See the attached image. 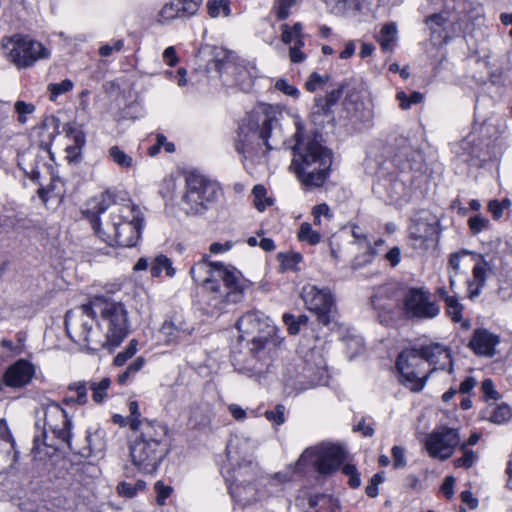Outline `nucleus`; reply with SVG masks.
Returning <instances> with one entry per match:
<instances>
[{"label":"nucleus","mask_w":512,"mask_h":512,"mask_svg":"<svg viewBox=\"0 0 512 512\" xmlns=\"http://www.w3.org/2000/svg\"><path fill=\"white\" fill-rule=\"evenodd\" d=\"M14 111L17 116V121L20 124H25L28 121V117L33 115L36 111V107L31 102H25L22 100H18L14 104Z\"/></svg>","instance_id":"72a5a7b5"},{"label":"nucleus","mask_w":512,"mask_h":512,"mask_svg":"<svg viewBox=\"0 0 512 512\" xmlns=\"http://www.w3.org/2000/svg\"><path fill=\"white\" fill-rule=\"evenodd\" d=\"M346 346L348 350H352L350 354V358H352L354 355L360 353L363 348V341L359 337H351L345 340Z\"/></svg>","instance_id":"13d9d810"},{"label":"nucleus","mask_w":512,"mask_h":512,"mask_svg":"<svg viewBox=\"0 0 512 512\" xmlns=\"http://www.w3.org/2000/svg\"><path fill=\"white\" fill-rule=\"evenodd\" d=\"M345 458V451L339 445L321 443L305 449L297 461V468L310 463L320 475H330L338 470Z\"/></svg>","instance_id":"f8f14e48"},{"label":"nucleus","mask_w":512,"mask_h":512,"mask_svg":"<svg viewBox=\"0 0 512 512\" xmlns=\"http://www.w3.org/2000/svg\"><path fill=\"white\" fill-rule=\"evenodd\" d=\"M44 425L42 428L41 435H36L33 440L32 453L34 458L42 459L41 446L56 447L57 443H48L47 433L51 432L56 440L60 443H66L69 445L71 438V426L72 422L67 417L66 412L56 403H49L44 408Z\"/></svg>","instance_id":"9d476101"},{"label":"nucleus","mask_w":512,"mask_h":512,"mask_svg":"<svg viewBox=\"0 0 512 512\" xmlns=\"http://www.w3.org/2000/svg\"><path fill=\"white\" fill-rule=\"evenodd\" d=\"M297 237L299 241L306 242L310 245H316L321 241V235L315 231L308 222H303L300 225Z\"/></svg>","instance_id":"473e14b6"},{"label":"nucleus","mask_w":512,"mask_h":512,"mask_svg":"<svg viewBox=\"0 0 512 512\" xmlns=\"http://www.w3.org/2000/svg\"><path fill=\"white\" fill-rule=\"evenodd\" d=\"M239 330V338L246 341L251 352H258L273 341L276 327L269 319L257 311H249L243 314L236 323Z\"/></svg>","instance_id":"9b49d317"},{"label":"nucleus","mask_w":512,"mask_h":512,"mask_svg":"<svg viewBox=\"0 0 512 512\" xmlns=\"http://www.w3.org/2000/svg\"><path fill=\"white\" fill-rule=\"evenodd\" d=\"M447 21V18L442 13H436L433 15H430L426 18V24L430 30L435 32L437 28L443 27L444 23Z\"/></svg>","instance_id":"864d4df0"},{"label":"nucleus","mask_w":512,"mask_h":512,"mask_svg":"<svg viewBox=\"0 0 512 512\" xmlns=\"http://www.w3.org/2000/svg\"><path fill=\"white\" fill-rule=\"evenodd\" d=\"M155 491L157 493L156 501L159 505H164L166 499L171 495L172 493V487L165 485L162 481H157L155 483Z\"/></svg>","instance_id":"09e8293b"},{"label":"nucleus","mask_w":512,"mask_h":512,"mask_svg":"<svg viewBox=\"0 0 512 512\" xmlns=\"http://www.w3.org/2000/svg\"><path fill=\"white\" fill-rule=\"evenodd\" d=\"M296 4V0H280L276 8L277 17L284 20L289 15V9Z\"/></svg>","instance_id":"5fc2aeb1"},{"label":"nucleus","mask_w":512,"mask_h":512,"mask_svg":"<svg viewBox=\"0 0 512 512\" xmlns=\"http://www.w3.org/2000/svg\"><path fill=\"white\" fill-rule=\"evenodd\" d=\"M364 248L365 251L355 257L353 262L354 268L363 267L371 263L377 253L376 250L370 245H366Z\"/></svg>","instance_id":"c03bdc74"},{"label":"nucleus","mask_w":512,"mask_h":512,"mask_svg":"<svg viewBox=\"0 0 512 512\" xmlns=\"http://www.w3.org/2000/svg\"><path fill=\"white\" fill-rule=\"evenodd\" d=\"M64 130L66 132L65 138L67 143L65 150L67 157L70 160H77L85 144V135L80 129L70 124L65 125Z\"/></svg>","instance_id":"5701e85b"},{"label":"nucleus","mask_w":512,"mask_h":512,"mask_svg":"<svg viewBox=\"0 0 512 512\" xmlns=\"http://www.w3.org/2000/svg\"><path fill=\"white\" fill-rule=\"evenodd\" d=\"M446 313L454 322H459L462 319L463 306L459 303L455 297L453 299H447Z\"/></svg>","instance_id":"79ce46f5"},{"label":"nucleus","mask_w":512,"mask_h":512,"mask_svg":"<svg viewBox=\"0 0 512 512\" xmlns=\"http://www.w3.org/2000/svg\"><path fill=\"white\" fill-rule=\"evenodd\" d=\"M512 416L511 409L506 404H501L495 407L489 419L496 424H503L507 422Z\"/></svg>","instance_id":"4c0bfd02"},{"label":"nucleus","mask_w":512,"mask_h":512,"mask_svg":"<svg viewBox=\"0 0 512 512\" xmlns=\"http://www.w3.org/2000/svg\"><path fill=\"white\" fill-rule=\"evenodd\" d=\"M86 440H87L90 451H97V450L101 449L100 432L96 431L93 434L88 432V434L86 436Z\"/></svg>","instance_id":"e2e57ef3"},{"label":"nucleus","mask_w":512,"mask_h":512,"mask_svg":"<svg viewBox=\"0 0 512 512\" xmlns=\"http://www.w3.org/2000/svg\"><path fill=\"white\" fill-rule=\"evenodd\" d=\"M420 352L424 358L425 363H429L433 368L429 370L431 373L437 369H445L447 366L449 367V373L452 372V359L449 350L439 344V343H431L429 345L422 346Z\"/></svg>","instance_id":"412c9836"},{"label":"nucleus","mask_w":512,"mask_h":512,"mask_svg":"<svg viewBox=\"0 0 512 512\" xmlns=\"http://www.w3.org/2000/svg\"><path fill=\"white\" fill-rule=\"evenodd\" d=\"M294 136L296 143L292 148L290 169L305 189L322 187L330 176L333 163L331 151L316 139H302L299 127Z\"/></svg>","instance_id":"20e7f679"},{"label":"nucleus","mask_w":512,"mask_h":512,"mask_svg":"<svg viewBox=\"0 0 512 512\" xmlns=\"http://www.w3.org/2000/svg\"><path fill=\"white\" fill-rule=\"evenodd\" d=\"M165 271L167 277L172 278L176 274L170 258L164 254L157 255L151 263L150 273L153 277H159Z\"/></svg>","instance_id":"a878e982"},{"label":"nucleus","mask_w":512,"mask_h":512,"mask_svg":"<svg viewBox=\"0 0 512 512\" xmlns=\"http://www.w3.org/2000/svg\"><path fill=\"white\" fill-rule=\"evenodd\" d=\"M455 478L447 476L441 486V492L449 499L454 495Z\"/></svg>","instance_id":"69168bd1"},{"label":"nucleus","mask_w":512,"mask_h":512,"mask_svg":"<svg viewBox=\"0 0 512 512\" xmlns=\"http://www.w3.org/2000/svg\"><path fill=\"white\" fill-rule=\"evenodd\" d=\"M108 156L117 166L122 169H131L135 165L133 157L127 154L117 145L111 146L108 149Z\"/></svg>","instance_id":"cd10ccee"},{"label":"nucleus","mask_w":512,"mask_h":512,"mask_svg":"<svg viewBox=\"0 0 512 512\" xmlns=\"http://www.w3.org/2000/svg\"><path fill=\"white\" fill-rule=\"evenodd\" d=\"M404 313L410 319L429 320L440 314V306L425 288H410L403 298Z\"/></svg>","instance_id":"4468645a"},{"label":"nucleus","mask_w":512,"mask_h":512,"mask_svg":"<svg viewBox=\"0 0 512 512\" xmlns=\"http://www.w3.org/2000/svg\"><path fill=\"white\" fill-rule=\"evenodd\" d=\"M190 275L195 283L219 293L224 302L231 304L241 302L252 285L238 269L220 262L212 263L207 255L191 267Z\"/></svg>","instance_id":"39448f33"},{"label":"nucleus","mask_w":512,"mask_h":512,"mask_svg":"<svg viewBox=\"0 0 512 512\" xmlns=\"http://www.w3.org/2000/svg\"><path fill=\"white\" fill-rule=\"evenodd\" d=\"M406 185L403 181L395 179L392 180L387 187L388 200L391 203H398L404 196Z\"/></svg>","instance_id":"e433bc0d"},{"label":"nucleus","mask_w":512,"mask_h":512,"mask_svg":"<svg viewBox=\"0 0 512 512\" xmlns=\"http://www.w3.org/2000/svg\"><path fill=\"white\" fill-rule=\"evenodd\" d=\"M213 54L214 68L222 75L228 74L234 77L236 84H240L248 73L246 67L242 65L234 51L223 47H214L211 50Z\"/></svg>","instance_id":"a211bd4d"},{"label":"nucleus","mask_w":512,"mask_h":512,"mask_svg":"<svg viewBox=\"0 0 512 512\" xmlns=\"http://www.w3.org/2000/svg\"><path fill=\"white\" fill-rule=\"evenodd\" d=\"M111 200L109 193H103L97 203V213L103 217L91 220L93 229L99 238L110 246L133 247L140 237L144 216L136 204H114L105 206Z\"/></svg>","instance_id":"f03ea898"},{"label":"nucleus","mask_w":512,"mask_h":512,"mask_svg":"<svg viewBox=\"0 0 512 512\" xmlns=\"http://www.w3.org/2000/svg\"><path fill=\"white\" fill-rule=\"evenodd\" d=\"M393 458V466L395 469L404 468L407 465L405 458V450L401 446H394L391 450Z\"/></svg>","instance_id":"3c124183"},{"label":"nucleus","mask_w":512,"mask_h":512,"mask_svg":"<svg viewBox=\"0 0 512 512\" xmlns=\"http://www.w3.org/2000/svg\"><path fill=\"white\" fill-rule=\"evenodd\" d=\"M285 407L283 405H277L274 410H268L265 412V417L274 422L277 425H281L285 422Z\"/></svg>","instance_id":"8fccbe9b"},{"label":"nucleus","mask_w":512,"mask_h":512,"mask_svg":"<svg viewBox=\"0 0 512 512\" xmlns=\"http://www.w3.org/2000/svg\"><path fill=\"white\" fill-rule=\"evenodd\" d=\"M342 96V89H334L325 98H315V114L327 115Z\"/></svg>","instance_id":"bb28decb"},{"label":"nucleus","mask_w":512,"mask_h":512,"mask_svg":"<svg viewBox=\"0 0 512 512\" xmlns=\"http://www.w3.org/2000/svg\"><path fill=\"white\" fill-rule=\"evenodd\" d=\"M300 34H282L281 40L289 45V57L293 63H301L306 59L305 53L301 50L303 41Z\"/></svg>","instance_id":"393cba45"},{"label":"nucleus","mask_w":512,"mask_h":512,"mask_svg":"<svg viewBox=\"0 0 512 512\" xmlns=\"http://www.w3.org/2000/svg\"><path fill=\"white\" fill-rule=\"evenodd\" d=\"M222 194L220 185L204 175L190 173L186 178V192L182 197V208L187 214H202Z\"/></svg>","instance_id":"6e6552de"},{"label":"nucleus","mask_w":512,"mask_h":512,"mask_svg":"<svg viewBox=\"0 0 512 512\" xmlns=\"http://www.w3.org/2000/svg\"><path fill=\"white\" fill-rule=\"evenodd\" d=\"M182 4L179 0H172L166 3L159 12V21L166 22L178 17L188 16L181 8Z\"/></svg>","instance_id":"c756f323"},{"label":"nucleus","mask_w":512,"mask_h":512,"mask_svg":"<svg viewBox=\"0 0 512 512\" xmlns=\"http://www.w3.org/2000/svg\"><path fill=\"white\" fill-rule=\"evenodd\" d=\"M284 140L275 112L270 106L261 105L251 111L239 126L235 149L244 158L263 155L278 149Z\"/></svg>","instance_id":"7ed1b4c3"},{"label":"nucleus","mask_w":512,"mask_h":512,"mask_svg":"<svg viewBox=\"0 0 512 512\" xmlns=\"http://www.w3.org/2000/svg\"><path fill=\"white\" fill-rule=\"evenodd\" d=\"M179 2L182 4L181 8L184 13H187L188 16H191L198 11L203 0H179Z\"/></svg>","instance_id":"4d7b16f0"},{"label":"nucleus","mask_w":512,"mask_h":512,"mask_svg":"<svg viewBox=\"0 0 512 512\" xmlns=\"http://www.w3.org/2000/svg\"><path fill=\"white\" fill-rule=\"evenodd\" d=\"M385 259L392 267L397 266L401 261V249L397 246L391 248L386 254Z\"/></svg>","instance_id":"0e129e2a"},{"label":"nucleus","mask_w":512,"mask_h":512,"mask_svg":"<svg viewBox=\"0 0 512 512\" xmlns=\"http://www.w3.org/2000/svg\"><path fill=\"white\" fill-rule=\"evenodd\" d=\"M193 331V325L182 314L174 313L162 323L159 336L166 345L178 344L191 336Z\"/></svg>","instance_id":"f3484780"},{"label":"nucleus","mask_w":512,"mask_h":512,"mask_svg":"<svg viewBox=\"0 0 512 512\" xmlns=\"http://www.w3.org/2000/svg\"><path fill=\"white\" fill-rule=\"evenodd\" d=\"M360 0H336L334 10L337 13L347 14L360 9Z\"/></svg>","instance_id":"a18cd8bd"},{"label":"nucleus","mask_w":512,"mask_h":512,"mask_svg":"<svg viewBox=\"0 0 512 512\" xmlns=\"http://www.w3.org/2000/svg\"><path fill=\"white\" fill-rule=\"evenodd\" d=\"M283 322L287 325L288 332L291 335H296L300 331L299 322H297L296 317L290 313H285L283 315Z\"/></svg>","instance_id":"6e6d98bb"},{"label":"nucleus","mask_w":512,"mask_h":512,"mask_svg":"<svg viewBox=\"0 0 512 512\" xmlns=\"http://www.w3.org/2000/svg\"><path fill=\"white\" fill-rule=\"evenodd\" d=\"M461 450L463 455L460 458L455 459L454 465L457 468L464 467L468 469L477 461L478 455L474 451L467 449L465 446H461Z\"/></svg>","instance_id":"58836bf2"},{"label":"nucleus","mask_w":512,"mask_h":512,"mask_svg":"<svg viewBox=\"0 0 512 512\" xmlns=\"http://www.w3.org/2000/svg\"><path fill=\"white\" fill-rule=\"evenodd\" d=\"M481 389H482V392L484 393V395L486 397H488L490 399H498L499 394L494 389V384H493V381L491 379L483 380L482 385H481Z\"/></svg>","instance_id":"052dcab7"},{"label":"nucleus","mask_w":512,"mask_h":512,"mask_svg":"<svg viewBox=\"0 0 512 512\" xmlns=\"http://www.w3.org/2000/svg\"><path fill=\"white\" fill-rule=\"evenodd\" d=\"M488 210L492 213L494 219H500L503 215V208L498 200H491L488 203Z\"/></svg>","instance_id":"774afa93"},{"label":"nucleus","mask_w":512,"mask_h":512,"mask_svg":"<svg viewBox=\"0 0 512 512\" xmlns=\"http://www.w3.org/2000/svg\"><path fill=\"white\" fill-rule=\"evenodd\" d=\"M324 78L318 73H312L309 79L305 83V87L308 91L314 92L320 85L324 84Z\"/></svg>","instance_id":"bf43d9fd"},{"label":"nucleus","mask_w":512,"mask_h":512,"mask_svg":"<svg viewBox=\"0 0 512 512\" xmlns=\"http://www.w3.org/2000/svg\"><path fill=\"white\" fill-rule=\"evenodd\" d=\"M460 443L456 429L440 427L431 432L425 440V448L430 457L439 460L450 458Z\"/></svg>","instance_id":"dca6fc26"},{"label":"nucleus","mask_w":512,"mask_h":512,"mask_svg":"<svg viewBox=\"0 0 512 512\" xmlns=\"http://www.w3.org/2000/svg\"><path fill=\"white\" fill-rule=\"evenodd\" d=\"M409 233L413 239L427 240L437 234L435 222H429L425 219H415L409 227Z\"/></svg>","instance_id":"b1692460"},{"label":"nucleus","mask_w":512,"mask_h":512,"mask_svg":"<svg viewBox=\"0 0 512 512\" xmlns=\"http://www.w3.org/2000/svg\"><path fill=\"white\" fill-rule=\"evenodd\" d=\"M137 351V341L131 340L129 345L125 348L124 351L119 352L114 358V364L118 367L123 366L127 360L132 358Z\"/></svg>","instance_id":"a19ab883"},{"label":"nucleus","mask_w":512,"mask_h":512,"mask_svg":"<svg viewBox=\"0 0 512 512\" xmlns=\"http://www.w3.org/2000/svg\"><path fill=\"white\" fill-rule=\"evenodd\" d=\"M1 48L8 60L18 68H27L36 61L45 59L50 51L30 34H11L1 40Z\"/></svg>","instance_id":"1a4fd4ad"},{"label":"nucleus","mask_w":512,"mask_h":512,"mask_svg":"<svg viewBox=\"0 0 512 512\" xmlns=\"http://www.w3.org/2000/svg\"><path fill=\"white\" fill-rule=\"evenodd\" d=\"M468 226L473 234H479L488 229L489 220L481 215H474L468 219Z\"/></svg>","instance_id":"49530a36"},{"label":"nucleus","mask_w":512,"mask_h":512,"mask_svg":"<svg viewBox=\"0 0 512 512\" xmlns=\"http://www.w3.org/2000/svg\"><path fill=\"white\" fill-rule=\"evenodd\" d=\"M117 491H118L119 495L127 497V498L134 497L137 492L135 486H133L132 484L127 483V482H120L117 486Z\"/></svg>","instance_id":"680f3d73"},{"label":"nucleus","mask_w":512,"mask_h":512,"mask_svg":"<svg viewBox=\"0 0 512 512\" xmlns=\"http://www.w3.org/2000/svg\"><path fill=\"white\" fill-rule=\"evenodd\" d=\"M301 297L307 309L317 315L320 323L324 325L330 323L334 299L329 289L307 284L302 288Z\"/></svg>","instance_id":"2eb2a0df"},{"label":"nucleus","mask_w":512,"mask_h":512,"mask_svg":"<svg viewBox=\"0 0 512 512\" xmlns=\"http://www.w3.org/2000/svg\"><path fill=\"white\" fill-rule=\"evenodd\" d=\"M424 364L425 361L419 349L402 351L396 361L400 383L413 392L421 391L430 374L422 369Z\"/></svg>","instance_id":"ddd939ff"},{"label":"nucleus","mask_w":512,"mask_h":512,"mask_svg":"<svg viewBox=\"0 0 512 512\" xmlns=\"http://www.w3.org/2000/svg\"><path fill=\"white\" fill-rule=\"evenodd\" d=\"M274 87L277 91L293 99H298L300 96V91L296 88V86L290 84L286 79H278L275 82Z\"/></svg>","instance_id":"37998d69"},{"label":"nucleus","mask_w":512,"mask_h":512,"mask_svg":"<svg viewBox=\"0 0 512 512\" xmlns=\"http://www.w3.org/2000/svg\"><path fill=\"white\" fill-rule=\"evenodd\" d=\"M73 88V83L69 79H65L60 83H51L48 85V91L50 92V100L54 101L56 98Z\"/></svg>","instance_id":"ea45409f"},{"label":"nucleus","mask_w":512,"mask_h":512,"mask_svg":"<svg viewBox=\"0 0 512 512\" xmlns=\"http://www.w3.org/2000/svg\"><path fill=\"white\" fill-rule=\"evenodd\" d=\"M207 10L211 17H218L220 15L228 16L230 14V1L229 0H208Z\"/></svg>","instance_id":"c9c22d12"},{"label":"nucleus","mask_w":512,"mask_h":512,"mask_svg":"<svg viewBox=\"0 0 512 512\" xmlns=\"http://www.w3.org/2000/svg\"><path fill=\"white\" fill-rule=\"evenodd\" d=\"M124 44L122 40H115L112 43L102 45L99 48V54L102 57H108L114 52H119L123 48Z\"/></svg>","instance_id":"603ef678"},{"label":"nucleus","mask_w":512,"mask_h":512,"mask_svg":"<svg viewBox=\"0 0 512 512\" xmlns=\"http://www.w3.org/2000/svg\"><path fill=\"white\" fill-rule=\"evenodd\" d=\"M65 327L75 343L93 351L115 348L130 333L124 304L98 296L89 304L67 312Z\"/></svg>","instance_id":"f257e3e1"},{"label":"nucleus","mask_w":512,"mask_h":512,"mask_svg":"<svg viewBox=\"0 0 512 512\" xmlns=\"http://www.w3.org/2000/svg\"><path fill=\"white\" fill-rule=\"evenodd\" d=\"M378 41L384 51H390L396 41L395 34H382Z\"/></svg>","instance_id":"338daca9"},{"label":"nucleus","mask_w":512,"mask_h":512,"mask_svg":"<svg viewBox=\"0 0 512 512\" xmlns=\"http://www.w3.org/2000/svg\"><path fill=\"white\" fill-rule=\"evenodd\" d=\"M129 412L130 415L128 417L130 418V429L134 433L142 431L144 424H160L157 421H151L145 418L142 419L137 401L129 402Z\"/></svg>","instance_id":"c85d7f7f"},{"label":"nucleus","mask_w":512,"mask_h":512,"mask_svg":"<svg viewBox=\"0 0 512 512\" xmlns=\"http://www.w3.org/2000/svg\"><path fill=\"white\" fill-rule=\"evenodd\" d=\"M397 99L400 101L402 109H408L412 104L420 103L423 100V95L419 92H413L407 96L404 92H398Z\"/></svg>","instance_id":"de8ad7c7"},{"label":"nucleus","mask_w":512,"mask_h":512,"mask_svg":"<svg viewBox=\"0 0 512 512\" xmlns=\"http://www.w3.org/2000/svg\"><path fill=\"white\" fill-rule=\"evenodd\" d=\"M89 389L88 383L84 381L74 382L69 385V390L74 391L76 396L67 398V403H77L80 405L86 404L88 401L87 391Z\"/></svg>","instance_id":"2f4dec72"},{"label":"nucleus","mask_w":512,"mask_h":512,"mask_svg":"<svg viewBox=\"0 0 512 512\" xmlns=\"http://www.w3.org/2000/svg\"><path fill=\"white\" fill-rule=\"evenodd\" d=\"M89 389L92 391V399L95 403L100 404L107 396V390L111 385V379L102 378L99 382L91 381L88 383Z\"/></svg>","instance_id":"7c9ffc66"},{"label":"nucleus","mask_w":512,"mask_h":512,"mask_svg":"<svg viewBox=\"0 0 512 512\" xmlns=\"http://www.w3.org/2000/svg\"><path fill=\"white\" fill-rule=\"evenodd\" d=\"M248 468H239L234 476V481L229 484L228 489L231 497L242 506L250 505L258 499V489L254 483V476L252 475L248 480L245 475Z\"/></svg>","instance_id":"6ab92c4d"},{"label":"nucleus","mask_w":512,"mask_h":512,"mask_svg":"<svg viewBox=\"0 0 512 512\" xmlns=\"http://www.w3.org/2000/svg\"><path fill=\"white\" fill-rule=\"evenodd\" d=\"M266 193V188L263 185L258 184L253 187L254 205L260 212H263L268 206L273 204L272 199L266 197Z\"/></svg>","instance_id":"f704fd0d"},{"label":"nucleus","mask_w":512,"mask_h":512,"mask_svg":"<svg viewBox=\"0 0 512 512\" xmlns=\"http://www.w3.org/2000/svg\"><path fill=\"white\" fill-rule=\"evenodd\" d=\"M499 343V337L486 329H477L469 342V347L477 354L492 357L495 347Z\"/></svg>","instance_id":"4be33fe9"},{"label":"nucleus","mask_w":512,"mask_h":512,"mask_svg":"<svg viewBox=\"0 0 512 512\" xmlns=\"http://www.w3.org/2000/svg\"><path fill=\"white\" fill-rule=\"evenodd\" d=\"M470 256L472 261L475 262L472 269V277L467 280V294L473 300L477 298L486 285L488 276L492 273V264L485 258L484 255L467 249L451 253L448 259L449 271V285L453 289L456 284V276L464 272L462 269L463 260Z\"/></svg>","instance_id":"0eeeda50"},{"label":"nucleus","mask_w":512,"mask_h":512,"mask_svg":"<svg viewBox=\"0 0 512 512\" xmlns=\"http://www.w3.org/2000/svg\"><path fill=\"white\" fill-rule=\"evenodd\" d=\"M130 444L133 465L142 473L153 474L167 454V428L162 424H144Z\"/></svg>","instance_id":"423d86ee"},{"label":"nucleus","mask_w":512,"mask_h":512,"mask_svg":"<svg viewBox=\"0 0 512 512\" xmlns=\"http://www.w3.org/2000/svg\"><path fill=\"white\" fill-rule=\"evenodd\" d=\"M34 375V365L25 359H19L7 367L2 380L5 386L18 389L27 386Z\"/></svg>","instance_id":"aec40b11"}]
</instances>
